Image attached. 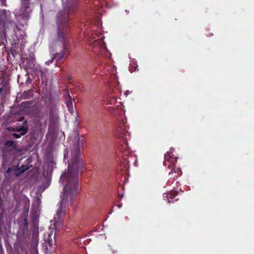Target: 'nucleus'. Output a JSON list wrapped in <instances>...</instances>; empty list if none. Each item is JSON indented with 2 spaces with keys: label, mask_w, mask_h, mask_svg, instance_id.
Masks as SVG:
<instances>
[{
  "label": "nucleus",
  "mask_w": 254,
  "mask_h": 254,
  "mask_svg": "<svg viewBox=\"0 0 254 254\" xmlns=\"http://www.w3.org/2000/svg\"><path fill=\"white\" fill-rule=\"evenodd\" d=\"M10 12L5 10H2L0 11V22L3 26L6 24L10 22Z\"/></svg>",
  "instance_id": "20e7f679"
},
{
  "label": "nucleus",
  "mask_w": 254,
  "mask_h": 254,
  "mask_svg": "<svg viewBox=\"0 0 254 254\" xmlns=\"http://www.w3.org/2000/svg\"><path fill=\"white\" fill-rule=\"evenodd\" d=\"M163 197L164 199L168 201V203H173L174 201V194L173 192H170L169 193L164 194Z\"/></svg>",
  "instance_id": "0eeeda50"
},
{
  "label": "nucleus",
  "mask_w": 254,
  "mask_h": 254,
  "mask_svg": "<svg viewBox=\"0 0 254 254\" xmlns=\"http://www.w3.org/2000/svg\"><path fill=\"white\" fill-rule=\"evenodd\" d=\"M15 130L17 131V133H14L12 135L16 138H19L21 135H24L27 132V129L23 127H17Z\"/></svg>",
  "instance_id": "39448f33"
},
{
  "label": "nucleus",
  "mask_w": 254,
  "mask_h": 254,
  "mask_svg": "<svg viewBox=\"0 0 254 254\" xmlns=\"http://www.w3.org/2000/svg\"><path fill=\"white\" fill-rule=\"evenodd\" d=\"M53 59H52L51 61H47L46 62V64H49L50 63H52L53 62Z\"/></svg>",
  "instance_id": "dca6fc26"
},
{
  "label": "nucleus",
  "mask_w": 254,
  "mask_h": 254,
  "mask_svg": "<svg viewBox=\"0 0 254 254\" xmlns=\"http://www.w3.org/2000/svg\"><path fill=\"white\" fill-rule=\"evenodd\" d=\"M29 0H22L21 7L19 9V12L17 14L23 17H27L31 10L29 3Z\"/></svg>",
  "instance_id": "7ed1b4c3"
},
{
  "label": "nucleus",
  "mask_w": 254,
  "mask_h": 254,
  "mask_svg": "<svg viewBox=\"0 0 254 254\" xmlns=\"http://www.w3.org/2000/svg\"><path fill=\"white\" fill-rule=\"evenodd\" d=\"M71 159L68 164V172H64L61 177V182L64 184L66 183L63 190V193L61 195V201L56 214L58 219L64 214L65 204L73 199L76 194L78 185L77 181H73L72 177L73 176H77L79 170L83 167V160L80 156V151L79 149L70 152Z\"/></svg>",
  "instance_id": "f257e3e1"
},
{
  "label": "nucleus",
  "mask_w": 254,
  "mask_h": 254,
  "mask_svg": "<svg viewBox=\"0 0 254 254\" xmlns=\"http://www.w3.org/2000/svg\"><path fill=\"white\" fill-rule=\"evenodd\" d=\"M64 53L62 52L61 53L57 54L55 56V58L57 59L58 60H61L64 57Z\"/></svg>",
  "instance_id": "f8f14e48"
},
{
  "label": "nucleus",
  "mask_w": 254,
  "mask_h": 254,
  "mask_svg": "<svg viewBox=\"0 0 254 254\" xmlns=\"http://www.w3.org/2000/svg\"><path fill=\"white\" fill-rule=\"evenodd\" d=\"M36 69L37 70V74L38 75V73H40L41 74V77L43 78L46 72V70L44 69H42L40 66L36 67Z\"/></svg>",
  "instance_id": "1a4fd4ad"
},
{
  "label": "nucleus",
  "mask_w": 254,
  "mask_h": 254,
  "mask_svg": "<svg viewBox=\"0 0 254 254\" xmlns=\"http://www.w3.org/2000/svg\"><path fill=\"white\" fill-rule=\"evenodd\" d=\"M59 40L61 42L62 45H64V39L62 35L59 34Z\"/></svg>",
  "instance_id": "2eb2a0df"
},
{
  "label": "nucleus",
  "mask_w": 254,
  "mask_h": 254,
  "mask_svg": "<svg viewBox=\"0 0 254 254\" xmlns=\"http://www.w3.org/2000/svg\"><path fill=\"white\" fill-rule=\"evenodd\" d=\"M5 146H10V147H11L12 148H14V142L13 141L7 142L5 144Z\"/></svg>",
  "instance_id": "ddd939ff"
},
{
  "label": "nucleus",
  "mask_w": 254,
  "mask_h": 254,
  "mask_svg": "<svg viewBox=\"0 0 254 254\" xmlns=\"http://www.w3.org/2000/svg\"><path fill=\"white\" fill-rule=\"evenodd\" d=\"M66 106L68 109V111L72 114L73 113V109L72 107V103L71 101V100H69L66 103Z\"/></svg>",
  "instance_id": "9d476101"
},
{
  "label": "nucleus",
  "mask_w": 254,
  "mask_h": 254,
  "mask_svg": "<svg viewBox=\"0 0 254 254\" xmlns=\"http://www.w3.org/2000/svg\"><path fill=\"white\" fill-rule=\"evenodd\" d=\"M100 48L101 50H105L106 51H107V49L106 47V45L104 42H103L102 44H101V45L100 46Z\"/></svg>",
  "instance_id": "4468645a"
},
{
  "label": "nucleus",
  "mask_w": 254,
  "mask_h": 254,
  "mask_svg": "<svg viewBox=\"0 0 254 254\" xmlns=\"http://www.w3.org/2000/svg\"><path fill=\"white\" fill-rule=\"evenodd\" d=\"M173 170H172L171 172H170L169 173V175H170L171 174H173Z\"/></svg>",
  "instance_id": "a211bd4d"
},
{
  "label": "nucleus",
  "mask_w": 254,
  "mask_h": 254,
  "mask_svg": "<svg viewBox=\"0 0 254 254\" xmlns=\"http://www.w3.org/2000/svg\"><path fill=\"white\" fill-rule=\"evenodd\" d=\"M64 156L65 158L66 157V154L65 153L64 154Z\"/></svg>",
  "instance_id": "6ab92c4d"
},
{
  "label": "nucleus",
  "mask_w": 254,
  "mask_h": 254,
  "mask_svg": "<svg viewBox=\"0 0 254 254\" xmlns=\"http://www.w3.org/2000/svg\"><path fill=\"white\" fill-rule=\"evenodd\" d=\"M46 164L47 165L48 170L51 171L53 169L54 165L55 164V163L53 158H50L47 161Z\"/></svg>",
  "instance_id": "6e6552de"
},
{
  "label": "nucleus",
  "mask_w": 254,
  "mask_h": 254,
  "mask_svg": "<svg viewBox=\"0 0 254 254\" xmlns=\"http://www.w3.org/2000/svg\"><path fill=\"white\" fill-rule=\"evenodd\" d=\"M15 36L17 38V40L19 42L21 41V42L23 41L26 34L25 32L20 29L17 28L15 31Z\"/></svg>",
  "instance_id": "423d86ee"
},
{
  "label": "nucleus",
  "mask_w": 254,
  "mask_h": 254,
  "mask_svg": "<svg viewBox=\"0 0 254 254\" xmlns=\"http://www.w3.org/2000/svg\"><path fill=\"white\" fill-rule=\"evenodd\" d=\"M128 93H129V91L128 90H127V91L125 92V94L126 96H127V95L128 94Z\"/></svg>",
  "instance_id": "f3484780"
},
{
  "label": "nucleus",
  "mask_w": 254,
  "mask_h": 254,
  "mask_svg": "<svg viewBox=\"0 0 254 254\" xmlns=\"http://www.w3.org/2000/svg\"><path fill=\"white\" fill-rule=\"evenodd\" d=\"M34 58H33V56H31V59H30V62L29 64L27 65L28 68H32L34 67L35 64L34 63Z\"/></svg>",
  "instance_id": "9b49d317"
},
{
  "label": "nucleus",
  "mask_w": 254,
  "mask_h": 254,
  "mask_svg": "<svg viewBox=\"0 0 254 254\" xmlns=\"http://www.w3.org/2000/svg\"><path fill=\"white\" fill-rule=\"evenodd\" d=\"M174 149L171 148L169 151L165 155V161L164 164L165 166H168V167L173 169L175 164V158L174 157Z\"/></svg>",
  "instance_id": "f03ea898"
},
{
  "label": "nucleus",
  "mask_w": 254,
  "mask_h": 254,
  "mask_svg": "<svg viewBox=\"0 0 254 254\" xmlns=\"http://www.w3.org/2000/svg\"><path fill=\"white\" fill-rule=\"evenodd\" d=\"M9 170H10V169H8V170H7V172H8Z\"/></svg>",
  "instance_id": "aec40b11"
}]
</instances>
